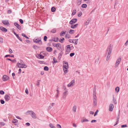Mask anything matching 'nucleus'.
I'll list each match as a JSON object with an SVG mask.
<instances>
[{
    "mask_svg": "<svg viewBox=\"0 0 128 128\" xmlns=\"http://www.w3.org/2000/svg\"><path fill=\"white\" fill-rule=\"evenodd\" d=\"M77 106L76 105H74V106L72 108V110L74 112H76V109Z\"/></svg>",
    "mask_w": 128,
    "mask_h": 128,
    "instance_id": "22",
    "label": "nucleus"
},
{
    "mask_svg": "<svg viewBox=\"0 0 128 128\" xmlns=\"http://www.w3.org/2000/svg\"><path fill=\"white\" fill-rule=\"evenodd\" d=\"M49 126L51 128H54V126L52 124H49Z\"/></svg>",
    "mask_w": 128,
    "mask_h": 128,
    "instance_id": "44",
    "label": "nucleus"
},
{
    "mask_svg": "<svg viewBox=\"0 0 128 128\" xmlns=\"http://www.w3.org/2000/svg\"><path fill=\"white\" fill-rule=\"evenodd\" d=\"M2 22L4 25H8L9 24V22L8 20H3Z\"/></svg>",
    "mask_w": 128,
    "mask_h": 128,
    "instance_id": "15",
    "label": "nucleus"
},
{
    "mask_svg": "<svg viewBox=\"0 0 128 128\" xmlns=\"http://www.w3.org/2000/svg\"><path fill=\"white\" fill-rule=\"evenodd\" d=\"M0 29L1 30L4 32H5L7 31V30L6 29L2 27H0Z\"/></svg>",
    "mask_w": 128,
    "mask_h": 128,
    "instance_id": "17",
    "label": "nucleus"
},
{
    "mask_svg": "<svg viewBox=\"0 0 128 128\" xmlns=\"http://www.w3.org/2000/svg\"><path fill=\"white\" fill-rule=\"evenodd\" d=\"M92 104L93 106L95 107L96 106L97 104V98L95 93H94L93 95Z\"/></svg>",
    "mask_w": 128,
    "mask_h": 128,
    "instance_id": "3",
    "label": "nucleus"
},
{
    "mask_svg": "<svg viewBox=\"0 0 128 128\" xmlns=\"http://www.w3.org/2000/svg\"><path fill=\"white\" fill-rule=\"evenodd\" d=\"M64 38H62V39H60L59 40V41L61 43H62L64 41Z\"/></svg>",
    "mask_w": 128,
    "mask_h": 128,
    "instance_id": "33",
    "label": "nucleus"
},
{
    "mask_svg": "<svg viewBox=\"0 0 128 128\" xmlns=\"http://www.w3.org/2000/svg\"><path fill=\"white\" fill-rule=\"evenodd\" d=\"M70 37V36L69 34H66V38H69Z\"/></svg>",
    "mask_w": 128,
    "mask_h": 128,
    "instance_id": "47",
    "label": "nucleus"
},
{
    "mask_svg": "<svg viewBox=\"0 0 128 128\" xmlns=\"http://www.w3.org/2000/svg\"><path fill=\"white\" fill-rule=\"evenodd\" d=\"M0 124L2 126H4L5 125L4 123L3 122H1L0 123Z\"/></svg>",
    "mask_w": 128,
    "mask_h": 128,
    "instance_id": "53",
    "label": "nucleus"
},
{
    "mask_svg": "<svg viewBox=\"0 0 128 128\" xmlns=\"http://www.w3.org/2000/svg\"><path fill=\"white\" fill-rule=\"evenodd\" d=\"M46 50L49 52H51L52 50V48L50 47H48L46 48Z\"/></svg>",
    "mask_w": 128,
    "mask_h": 128,
    "instance_id": "18",
    "label": "nucleus"
},
{
    "mask_svg": "<svg viewBox=\"0 0 128 128\" xmlns=\"http://www.w3.org/2000/svg\"><path fill=\"white\" fill-rule=\"evenodd\" d=\"M56 127L58 128H62L61 126L58 124H57Z\"/></svg>",
    "mask_w": 128,
    "mask_h": 128,
    "instance_id": "48",
    "label": "nucleus"
},
{
    "mask_svg": "<svg viewBox=\"0 0 128 128\" xmlns=\"http://www.w3.org/2000/svg\"><path fill=\"white\" fill-rule=\"evenodd\" d=\"M34 42L38 43L40 45L42 44V42L41 41V39L40 38H35L33 40Z\"/></svg>",
    "mask_w": 128,
    "mask_h": 128,
    "instance_id": "4",
    "label": "nucleus"
},
{
    "mask_svg": "<svg viewBox=\"0 0 128 128\" xmlns=\"http://www.w3.org/2000/svg\"><path fill=\"white\" fill-rule=\"evenodd\" d=\"M43 54H44L43 52H42L40 53V54L39 55V56L40 57L39 58L42 59L44 58V56L42 55Z\"/></svg>",
    "mask_w": 128,
    "mask_h": 128,
    "instance_id": "16",
    "label": "nucleus"
},
{
    "mask_svg": "<svg viewBox=\"0 0 128 128\" xmlns=\"http://www.w3.org/2000/svg\"><path fill=\"white\" fill-rule=\"evenodd\" d=\"M4 98L6 101H8L10 98V96L8 94H6L4 96Z\"/></svg>",
    "mask_w": 128,
    "mask_h": 128,
    "instance_id": "8",
    "label": "nucleus"
},
{
    "mask_svg": "<svg viewBox=\"0 0 128 128\" xmlns=\"http://www.w3.org/2000/svg\"><path fill=\"white\" fill-rule=\"evenodd\" d=\"M75 82L74 80H73L72 81L68 84V87H71L73 86Z\"/></svg>",
    "mask_w": 128,
    "mask_h": 128,
    "instance_id": "9",
    "label": "nucleus"
},
{
    "mask_svg": "<svg viewBox=\"0 0 128 128\" xmlns=\"http://www.w3.org/2000/svg\"><path fill=\"white\" fill-rule=\"evenodd\" d=\"M119 88L118 87H116L115 89L116 92L118 93L119 91Z\"/></svg>",
    "mask_w": 128,
    "mask_h": 128,
    "instance_id": "32",
    "label": "nucleus"
},
{
    "mask_svg": "<svg viewBox=\"0 0 128 128\" xmlns=\"http://www.w3.org/2000/svg\"><path fill=\"white\" fill-rule=\"evenodd\" d=\"M51 10L52 12H54L56 10V8L54 7H52L51 8Z\"/></svg>",
    "mask_w": 128,
    "mask_h": 128,
    "instance_id": "37",
    "label": "nucleus"
},
{
    "mask_svg": "<svg viewBox=\"0 0 128 128\" xmlns=\"http://www.w3.org/2000/svg\"><path fill=\"white\" fill-rule=\"evenodd\" d=\"M87 6V5L86 4H83L82 6V8H86Z\"/></svg>",
    "mask_w": 128,
    "mask_h": 128,
    "instance_id": "40",
    "label": "nucleus"
},
{
    "mask_svg": "<svg viewBox=\"0 0 128 128\" xmlns=\"http://www.w3.org/2000/svg\"><path fill=\"white\" fill-rule=\"evenodd\" d=\"M19 21L20 22L21 24H22L23 23V20L22 19H20Z\"/></svg>",
    "mask_w": 128,
    "mask_h": 128,
    "instance_id": "55",
    "label": "nucleus"
},
{
    "mask_svg": "<svg viewBox=\"0 0 128 128\" xmlns=\"http://www.w3.org/2000/svg\"><path fill=\"white\" fill-rule=\"evenodd\" d=\"M56 47L58 50H60L61 48L60 44L58 43Z\"/></svg>",
    "mask_w": 128,
    "mask_h": 128,
    "instance_id": "19",
    "label": "nucleus"
},
{
    "mask_svg": "<svg viewBox=\"0 0 128 128\" xmlns=\"http://www.w3.org/2000/svg\"><path fill=\"white\" fill-rule=\"evenodd\" d=\"M26 125L29 126H30V123H29L28 122H27V123H26Z\"/></svg>",
    "mask_w": 128,
    "mask_h": 128,
    "instance_id": "64",
    "label": "nucleus"
},
{
    "mask_svg": "<svg viewBox=\"0 0 128 128\" xmlns=\"http://www.w3.org/2000/svg\"><path fill=\"white\" fill-rule=\"evenodd\" d=\"M82 14V13L81 12H79L78 14V17H80Z\"/></svg>",
    "mask_w": 128,
    "mask_h": 128,
    "instance_id": "36",
    "label": "nucleus"
},
{
    "mask_svg": "<svg viewBox=\"0 0 128 128\" xmlns=\"http://www.w3.org/2000/svg\"><path fill=\"white\" fill-rule=\"evenodd\" d=\"M78 39L74 40V43L75 44H76L78 43Z\"/></svg>",
    "mask_w": 128,
    "mask_h": 128,
    "instance_id": "34",
    "label": "nucleus"
},
{
    "mask_svg": "<svg viewBox=\"0 0 128 128\" xmlns=\"http://www.w3.org/2000/svg\"><path fill=\"white\" fill-rule=\"evenodd\" d=\"M32 112H33L32 111V110H28L27 112L26 113L28 114H30L31 115V114H32Z\"/></svg>",
    "mask_w": 128,
    "mask_h": 128,
    "instance_id": "27",
    "label": "nucleus"
},
{
    "mask_svg": "<svg viewBox=\"0 0 128 128\" xmlns=\"http://www.w3.org/2000/svg\"><path fill=\"white\" fill-rule=\"evenodd\" d=\"M68 92V90H66V91H65L64 92L62 96V98L63 99H64L66 97L67 94V92Z\"/></svg>",
    "mask_w": 128,
    "mask_h": 128,
    "instance_id": "12",
    "label": "nucleus"
},
{
    "mask_svg": "<svg viewBox=\"0 0 128 128\" xmlns=\"http://www.w3.org/2000/svg\"><path fill=\"white\" fill-rule=\"evenodd\" d=\"M90 114L93 115L94 114V112L92 111H90Z\"/></svg>",
    "mask_w": 128,
    "mask_h": 128,
    "instance_id": "60",
    "label": "nucleus"
},
{
    "mask_svg": "<svg viewBox=\"0 0 128 128\" xmlns=\"http://www.w3.org/2000/svg\"><path fill=\"white\" fill-rule=\"evenodd\" d=\"M114 106L112 104H110L109 106V110L110 111H112L114 108Z\"/></svg>",
    "mask_w": 128,
    "mask_h": 128,
    "instance_id": "10",
    "label": "nucleus"
},
{
    "mask_svg": "<svg viewBox=\"0 0 128 128\" xmlns=\"http://www.w3.org/2000/svg\"><path fill=\"white\" fill-rule=\"evenodd\" d=\"M74 30H70L69 33L70 34H72L74 33Z\"/></svg>",
    "mask_w": 128,
    "mask_h": 128,
    "instance_id": "26",
    "label": "nucleus"
},
{
    "mask_svg": "<svg viewBox=\"0 0 128 128\" xmlns=\"http://www.w3.org/2000/svg\"><path fill=\"white\" fill-rule=\"evenodd\" d=\"M77 20L76 18L73 19L70 21V24H72L76 22Z\"/></svg>",
    "mask_w": 128,
    "mask_h": 128,
    "instance_id": "6",
    "label": "nucleus"
},
{
    "mask_svg": "<svg viewBox=\"0 0 128 128\" xmlns=\"http://www.w3.org/2000/svg\"><path fill=\"white\" fill-rule=\"evenodd\" d=\"M78 25V24H76L74 25H72L71 26V28H76Z\"/></svg>",
    "mask_w": 128,
    "mask_h": 128,
    "instance_id": "21",
    "label": "nucleus"
},
{
    "mask_svg": "<svg viewBox=\"0 0 128 128\" xmlns=\"http://www.w3.org/2000/svg\"><path fill=\"white\" fill-rule=\"evenodd\" d=\"M14 25L16 26L18 29L20 30L21 29V26L18 24L17 23L15 22L14 23Z\"/></svg>",
    "mask_w": 128,
    "mask_h": 128,
    "instance_id": "13",
    "label": "nucleus"
},
{
    "mask_svg": "<svg viewBox=\"0 0 128 128\" xmlns=\"http://www.w3.org/2000/svg\"><path fill=\"white\" fill-rule=\"evenodd\" d=\"M17 66H18L19 68H26L27 67V65L25 64H21L19 65H16Z\"/></svg>",
    "mask_w": 128,
    "mask_h": 128,
    "instance_id": "7",
    "label": "nucleus"
},
{
    "mask_svg": "<svg viewBox=\"0 0 128 128\" xmlns=\"http://www.w3.org/2000/svg\"><path fill=\"white\" fill-rule=\"evenodd\" d=\"M16 36L17 37V38L21 41H22V40L19 37L18 35L17 34V35H16Z\"/></svg>",
    "mask_w": 128,
    "mask_h": 128,
    "instance_id": "39",
    "label": "nucleus"
},
{
    "mask_svg": "<svg viewBox=\"0 0 128 128\" xmlns=\"http://www.w3.org/2000/svg\"><path fill=\"white\" fill-rule=\"evenodd\" d=\"M76 12V10H73L72 14V16H73L75 14Z\"/></svg>",
    "mask_w": 128,
    "mask_h": 128,
    "instance_id": "28",
    "label": "nucleus"
},
{
    "mask_svg": "<svg viewBox=\"0 0 128 128\" xmlns=\"http://www.w3.org/2000/svg\"><path fill=\"white\" fill-rule=\"evenodd\" d=\"M63 63L64 65L63 68L64 72V74H66L68 72L67 70L68 68V63L65 61H64Z\"/></svg>",
    "mask_w": 128,
    "mask_h": 128,
    "instance_id": "2",
    "label": "nucleus"
},
{
    "mask_svg": "<svg viewBox=\"0 0 128 128\" xmlns=\"http://www.w3.org/2000/svg\"><path fill=\"white\" fill-rule=\"evenodd\" d=\"M121 61V58H119L117 60L114 66L115 68L117 67Z\"/></svg>",
    "mask_w": 128,
    "mask_h": 128,
    "instance_id": "5",
    "label": "nucleus"
},
{
    "mask_svg": "<svg viewBox=\"0 0 128 128\" xmlns=\"http://www.w3.org/2000/svg\"><path fill=\"white\" fill-rule=\"evenodd\" d=\"M9 50V52L10 54H11L12 52V50L10 49V48Z\"/></svg>",
    "mask_w": 128,
    "mask_h": 128,
    "instance_id": "57",
    "label": "nucleus"
},
{
    "mask_svg": "<svg viewBox=\"0 0 128 128\" xmlns=\"http://www.w3.org/2000/svg\"><path fill=\"white\" fill-rule=\"evenodd\" d=\"M25 92L26 94H28V89H26L25 90Z\"/></svg>",
    "mask_w": 128,
    "mask_h": 128,
    "instance_id": "61",
    "label": "nucleus"
},
{
    "mask_svg": "<svg viewBox=\"0 0 128 128\" xmlns=\"http://www.w3.org/2000/svg\"><path fill=\"white\" fill-rule=\"evenodd\" d=\"M54 41L55 42H57L58 40V38H54Z\"/></svg>",
    "mask_w": 128,
    "mask_h": 128,
    "instance_id": "46",
    "label": "nucleus"
},
{
    "mask_svg": "<svg viewBox=\"0 0 128 128\" xmlns=\"http://www.w3.org/2000/svg\"><path fill=\"white\" fill-rule=\"evenodd\" d=\"M33 47L35 50H37L39 48V47L36 45L34 46Z\"/></svg>",
    "mask_w": 128,
    "mask_h": 128,
    "instance_id": "30",
    "label": "nucleus"
},
{
    "mask_svg": "<svg viewBox=\"0 0 128 128\" xmlns=\"http://www.w3.org/2000/svg\"><path fill=\"white\" fill-rule=\"evenodd\" d=\"M90 21V20L89 19H88L87 21L85 23V24L86 25H87L89 24Z\"/></svg>",
    "mask_w": 128,
    "mask_h": 128,
    "instance_id": "23",
    "label": "nucleus"
},
{
    "mask_svg": "<svg viewBox=\"0 0 128 128\" xmlns=\"http://www.w3.org/2000/svg\"><path fill=\"white\" fill-rule=\"evenodd\" d=\"M88 121H89V120L88 119H84L83 120H82L81 122H88Z\"/></svg>",
    "mask_w": 128,
    "mask_h": 128,
    "instance_id": "42",
    "label": "nucleus"
},
{
    "mask_svg": "<svg viewBox=\"0 0 128 128\" xmlns=\"http://www.w3.org/2000/svg\"><path fill=\"white\" fill-rule=\"evenodd\" d=\"M98 110H97L95 112V113L94 115V116H95L96 115H97L98 113Z\"/></svg>",
    "mask_w": 128,
    "mask_h": 128,
    "instance_id": "45",
    "label": "nucleus"
},
{
    "mask_svg": "<svg viewBox=\"0 0 128 128\" xmlns=\"http://www.w3.org/2000/svg\"><path fill=\"white\" fill-rule=\"evenodd\" d=\"M18 121V120H17L16 119H14L13 120L12 122L14 123H15L17 122Z\"/></svg>",
    "mask_w": 128,
    "mask_h": 128,
    "instance_id": "43",
    "label": "nucleus"
},
{
    "mask_svg": "<svg viewBox=\"0 0 128 128\" xmlns=\"http://www.w3.org/2000/svg\"><path fill=\"white\" fill-rule=\"evenodd\" d=\"M82 0H77L76 3L78 6L80 5L81 4Z\"/></svg>",
    "mask_w": 128,
    "mask_h": 128,
    "instance_id": "20",
    "label": "nucleus"
},
{
    "mask_svg": "<svg viewBox=\"0 0 128 128\" xmlns=\"http://www.w3.org/2000/svg\"><path fill=\"white\" fill-rule=\"evenodd\" d=\"M113 102L115 104H117V102H116V100L115 99H113Z\"/></svg>",
    "mask_w": 128,
    "mask_h": 128,
    "instance_id": "49",
    "label": "nucleus"
},
{
    "mask_svg": "<svg viewBox=\"0 0 128 128\" xmlns=\"http://www.w3.org/2000/svg\"><path fill=\"white\" fill-rule=\"evenodd\" d=\"M56 30L55 28L53 29L51 31V32L52 33H55L56 32Z\"/></svg>",
    "mask_w": 128,
    "mask_h": 128,
    "instance_id": "41",
    "label": "nucleus"
},
{
    "mask_svg": "<svg viewBox=\"0 0 128 128\" xmlns=\"http://www.w3.org/2000/svg\"><path fill=\"white\" fill-rule=\"evenodd\" d=\"M0 42H3V39L1 37H0Z\"/></svg>",
    "mask_w": 128,
    "mask_h": 128,
    "instance_id": "62",
    "label": "nucleus"
},
{
    "mask_svg": "<svg viewBox=\"0 0 128 128\" xmlns=\"http://www.w3.org/2000/svg\"><path fill=\"white\" fill-rule=\"evenodd\" d=\"M53 63H56L58 62L57 61L56 59L55 58H53Z\"/></svg>",
    "mask_w": 128,
    "mask_h": 128,
    "instance_id": "29",
    "label": "nucleus"
},
{
    "mask_svg": "<svg viewBox=\"0 0 128 128\" xmlns=\"http://www.w3.org/2000/svg\"><path fill=\"white\" fill-rule=\"evenodd\" d=\"M0 102L1 103V104H4L5 102L4 101L2 100H0Z\"/></svg>",
    "mask_w": 128,
    "mask_h": 128,
    "instance_id": "54",
    "label": "nucleus"
},
{
    "mask_svg": "<svg viewBox=\"0 0 128 128\" xmlns=\"http://www.w3.org/2000/svg\"><path fill=\"white\" fill-rule=\"evenodd\" d=\"M31 112L32 113V114H31L32 117L34 118H37V116L36 114L34 112Z\"/></svg>",
    "mask_w": 128,
    "mask_h": 128,
    "instance_id": "14",
    "label": "nucleus"
},
{
    "mask_svg": "<svg viewBox=\"0 0 128 128\" xmlns=\"http://www.w3.org/2000/svg\"><path fill=\"white\" fill-rule=\"evenodd\" d=\"M75 54L74 53H71L70 54V57H72V56H74V55Z\"/></svg>",
    "mask_w": 128,
    "mask_h": 128,
    "instance_id": "51",
    "label": "nucleus"
},
{
    "mask_svg": "<svg viewBox=\"0 0 128 128\" xmlns=\"http://www.w3.org/2000/svg\"><path fill=\"white\" fill-rule=\"evenodd\" d=\"M118 121H119V119L118 118L116 120V124H115L114 125V126H116V124H118Z\"/></svg>",
    "mask_w": 128,
    "mask_h": 128,
    "instance_id": "59",
    "label": "nucleus"
},
{
    "mask_svg": "<svg viewBox=\"0 0 128 128\" xmlns=\"http://www.w3.org/2000/svg\"><path fill=\"white\" fill-rule=\"evenodd\" d=\"M70 48L71 47L70 45H67L66 46V48L67 50H71Z\"/></svg>",
    "mask_w": 128,
    "mask_h": 128,
    "instance_id": "25",
    "label": "nucleus"
},
{
    "mask_svg": "<svg viewBox=\"0 0 128 128\" xmlns=\"http://www.w3.org/2000/svg\"><path fill=\"white\" fill-rule=\"evenodd\" d=\"M8 56L14 57V56L13 55H12V56H11L10 55H6L5 56V57L6 58Z\"/></svg>",
    "mask_w": 128,
    "mask_h": 128,
    "instance_id": "35",
    "label": "nucleus"
},
{
    "mask_svg": "<svg viewBox=\"0 0 128 128\" xmlns=\"http://www.w3.org/2000/svg\"><path fill=\"white\" fill-rule=\"evenodd\" d=\"M65 32H64V31H62L61 32L60 34V36H62L64 35V34H65Z\"/></svg>",
    "mask_w": 128,
    "mask_h": 128,
    "instance_id": "31",
    "label": "nucleus"
},
{
    "mask_svg": "<svg viewBox=\"0 0 128 128\" xmlns=\"http://www.w3.org/2000/svg\"><path fill=\"white\" fill-rule=\"evenodd\" d=\"M70 50H67L66 48V52L67 53H68L70 52Z\"/></svg>",
    "mask_w": 128,
    "mask_h": 128,
    "instance_id": "58",
    "label": "nucleus"
},
{
    "mask_svg": "<svg viewBox=\"0 0 128 128\" xmlns=\"http://www.w3.org/2000/svg\"><path fill=\"white\" fill-rule=\"evenodd\" d=\"M9 79V77L6 75H4L2 79L4 81L7 80H8Z\"/></svg>",
    "mask_w": 128,
    "mask_h": 128,
    "instance_id": "11",
    "label": "nucleus"
},
{
    "mask_svg": "<svg viewBox=\"0 0 128 128\" xmlns=\"http://www.w3.org/2000/svg\"><path fill=\"white\" fill-rule=\"evenodd\" d=\"M20 63H17L16 64V65L21 64H24V62L23 60H20Z\"/></svg>",
    "mask_w": 128,
    "mask_h": 128,
    "instance_id": "24",
    "label": "nucleus"
},
{
    "mask_svg": "<svg viewBox=\"0 0 128 128\" xmlns=\"http://www.w3.org/2000/svg\"><path fill=\"white\" fill-rule=\"evenodd\" d=\"M47 37L46 36H44V40L45 41H46L47 40Z\"/></svg>",
    "mask_w": 128,
    "mask_h": 128,
    "instance_id": "56",
    "label": "nucleus"
},
{
    "mask_svg": "<svg viewBox=\"0 0 128 128\" xmlns=\"http://www.w3.org/2000/svg\"><path fill=\"white\" fill-rule=\"evenodd\" d=\"M48 67L47 66H45L44 68V70L46 71H48Z\"/></svg>",
    "mask_w": 128,
    "mask_h": 128,
    "instance_id": "38",
    "label": "nucleus"
},
{
    "mask_svg": "<svg viewBox=\"0 0 128 128\" xmlns=\"http://www.w3.org/2000/svg\"><path fill=\"white\" fill-rule=\"evenodd\" d=\"M112 48L111 47V44L108 46L106 50V54L107 55V58H106V60L107 61L110 58V55L112 52Z\"/></svg>",
    "mask_w": 128,
    "mask_h": 128,
    "instance_id": "1",
    "label": "nucleus"
},
{
    "mask_svg": "<svg viewBox=\"0 0 128 128\" xmlns=\"http://www.w3.org/2000/svg\"><path fill=\"white\" fill-rule=\"evenodd\" d=\"M4 93V92L3 90H0V94H3Z\"/></svg>",
    "mask_w": 128,
    "mask_h": 128,
    "instance_id": "50",
    "label": "nucleus"
},
{
    "mask_svg": "<svg viewBox=\"0 0 128 128\" xmlns=\"http://www.w3.org/2000/svg\"><path fill=\"white\" fill-rule=\"evenodd\" d=\"M58 44H53V46L54 47H56Z\"/></svg>",
    "mask_w": 128,
    "mask_h": 128,
    "instance_id": "63",
    "label": "nucleus"
},
{
    "mask_svg": "<svg viewBox=\"0 0 128 128\" xmlns=\"http://www.w3.org/2000/svg\"><path fill=\"white\" fill-rule=\"evenodd\" d=\"M68 41L70 42H71V43H73L74 42V40H72L71 39H69L68 40Z\"/></svg>",
    "mask_w": 128,
    "mask_h": 128,
    "instance_id": "52",
    "label": "nucleus"
}]
</instances>
